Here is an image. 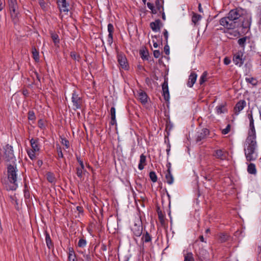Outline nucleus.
<instances>
[{"instance_id":"nucleus-1","label":"nucleus","mask_w":261,"mask_h":261,"mask_svg":"<svg viewBox=\"0 0 261 261\" xmlns=\"http://www.w3.org/2000/svg\"><path fill=\"white\" fill-rule=\"evenodd\" d=\"M244 10L241 8H236L229 11L228 16L222 18L220 20V23L228 29H233L238 28L240 25L239 20L243 18Z\"/></svg>"},{"instance_id":"nucleus-2","label":"nucleus","mask_w":261,"mask_h":261,"mask_svg":"<svg viewBox=\"0 0 261 261\" xmlns=\"http://www.w3.org/2000/svg\"><path fill=\"white\" fill-rule=\"evenodd\" d=\"M256 135H248L245 142L246 148H245V155L246 160L248 162L254 161L257 158L255 150L257 147V143L255 140Z\"/></svg>"},{"instance_id":"nucleus-3","label":"nucleus","mask_w":261,"mask_h":261,"mask_svg":"<svg viewBox=\"0 0 261 261\" xmlns=\"http://www.w3.org/2000/svg\"><path fill=\"white\" fill-rule=\"evenodd\" d=\"M7 180H5L3 184L7 190H15L17 187L16 184L17 179L16 168L12 165L7 167Z\"/></svg>"},{"instance_id":"nucleus-4","label":"nucleus","mask_w":261,"mask_h":261,"mask_svg":"<svg viewBox=\"0 0 261 261\" xmlns=\"http://www.w3.org/2000/svg\"><path fill=\"white\" fill-rule=\"evenodd\" d=\"M72 102L73 106V109L74 110L81 109L83 100L75 91L72 93Z\"/></svg>"},{"instance_id":"nucleus-5","label":"nucleus","mask_w":261,"mask_h":261,"mask_svg":"<svg viewBox=\"0 0 261 261\" xmlns=\"http://www.w3.org/2000/svg\"><path fill=\"white\" fill-rule=\"evenodd\" d=\"M5 152L3 156L4 159L6 162L13 161L14 155L13 154V151L12 150V147L9 145H7L4 148Z\"/></svg>"},{"instance_id":"nucleus-6","label":"nucleus","mask_w":261,"mask_h":261,"mask_svg":"<svg viewBox=\"0 0 261 261\" xmlns=\"http://www.w3.org/2000/svg\"><path fill=\"white\" fill-rule=\"evenodd\" d=\"M118 62L120 67L125 70L128 69L127 59L125 56L122 54H119L117 56Z\"/></svg>"},{"instance_id":"nucleus-7","label":"nucleus","mask_w":261,"mask_h":261,"mask_svg":"<svg viewBox=\"0 0 261 261\" xmlns=\"http://www.w3.org/2000/svg\"><path fill=\"white\" fill-rule=\"evenodd\" d=\"M162 90H163V95L164 96V99L166 101H168L169 99V92L168 90V79H165L164 82L162 84Z\"/></svg>"},{"instance_id":"nucleus-8","label":"nucleus","mask_w":261,"mask_h":261,"mask_svg":"<svg viewBox=\"0 0 261 261\" xmlns=\"http://www.w3.org/2000/svg\"><path fill=\"white\" fill-rule=\"evenodd\" d=\"M197 256L200 261H207L208 259L209 255L208 252L205 249L201 248L197 253Z\"/></svg>"},{"instance_id":"nucleus-9","label":"nucleus","mask_w":261,"mask_h":261,"mask_svg":"<svg viewBox=\"0 0 261 261\" xmlns=\"http://www.w3.org/2000/svg\"><path fill=\"white\" fill-rule=\"evenodd\" d=\"M209 130L207 128H203L201 130V132L198 133L197 137L196 139V142H199L202 140L205 139L207 136L209 134Z\"/></svg>"},{"instance_id":"nucleus-10","label":"nucleus","mask_w":261,"mask_h":261,"mask_svg":"<svg viewBox=\"0 0 261 261\" xmlns=\"http://www.w3.org/2000/svg\"><path fill=\"white\" fill-rule=\"evenodd\" d=\"M240 25L238 27H242L244 29L249 28L251 24V18L250 17H246L244 19L241 18L239 21Z\"/></svg>"},{"instance_id":"nucleus-11","label":"nucleus","mask_w":261,"mask_h":261,"mask_svg":"<svg viewBox=\"0 0 261 261\" xmlns=\"http://www.w3.org/2000/svg\"><path fill=\"white\" fill-rule=\"evenodd\" d=\"M58 7L61 12H68L69 11L68 7L69 4L66 0H58Z\"/></svg>"},{"instance_id":"nucleus-12","label":"nucleus","mask_w":261,"mask_h":261,"mask_svg":"<svg viewBox=\"0 0 261 261\" xmlns=\"http://www.w3.org/2000/svg\"><path fill=\"white\" fill-rule=\"evenodd\" d=\"M246 105V102L244 100H241L238 102L234 108L235 114L238 115L239 113L244 109Z\"/></svg>"},{"instance_id":"nucleus-13","label":"nucleus","mask_w":261,"mask_h":261,"mask_svg":"<svg viewBox=\"0 0 261 261\" xmlns=\"http://www.w3.org/2000/svg\"><path fill=\"white\" fill-rule=\"evenodd\" d=\"M162 25L161 21L160 19H157L154 22H151L150 23V27L153 31L158 32L160 31L161 25Z\"/></svg>"},{"instance_id":"nucleus-14","label":"nucleus","mask_w":261,"mask_h":261,"mask_svg":"<svg viewBox=\"0 0 261 261\" xmlns=\"http://www.w3.org/2000/svg\"><path fill=\"white\" fill-rule=\"evenodd\" d=\"M213 155L216 158L222 160H225L226 158V153L221 149L215 150Z\"/></svg>"},{"instance_id":"nucleus-15","label":"nucleus","mask_w":261,"mask_h":261,"mask_svg":"<svg viewBox=\"0 0 261 261\" xmlns=\"http://www.w3.org/2000/svg\"><path fill=\"white\" fill-rule=\"evenodd\" d=\"M147 98L148 96L145 92L142 90L139 92L138 98L142 104L144 105L147 102Z\"/></svg>"},{"instance_id":"nucleus-16","label":"nucleus","mask_w":261,"mask_h":261,"mask_svg":"<svg viewBox=\"0 0 261 261\" xmlns=\"http://www.w3.org/2000/svg\"><path fill=\"white\" fill-rule=\"evenodd\" d=\"M197 74L194 72H191V74L189 76L188 82L187 83L188 86L189 87H193V85L195 83L197 79Z\"/></svg>"},{"instance_id":"nucleus-17","label":"nucleus","mask_w":261,"mask_h":261,"mask_svg":"<svg viewBox=\"0 0 261 261\" xmlns=\"http://www.w3.org/2000/svg\"><path fill=\"white\" fill-rule=\"evenodd\" d=\"M242 55L241 54H237L234 55L233 61L236 65H239L241 66L243 64V61L242 59Z\"/></svg>"},{"instance_id":"nucleus-18","label":"nucleus","mask_w":261,"mask_h":261,"mask_svg":"<svg viewBox=\"0 0 261 261\" xmlns=\"http://www.w3.org/2000/svg\"><path fill=\"white\" fill-rule=\"evenodd\" d=\"M31 145L32 148V150L35 151H38L40 149L39 147L38 139H32L30 140Z\"/></svg>"},{"instance_id":"nucleus-19","label":"nucleus","mask_w":261,"mask_h":261,"mask_svg":"<svg viewBox=\"0 0 261 261\" xmlns=\"http://www.w3.org/2000/svg\"><path fill=\"white\" fill-rule=\"evenodd\" d=\"M115 113H116V111H115V108L112 107L110 110V115H111V118L110 123L112 125H113L116 123Z\"/></svg>"},{"instance_id":"nucleus-20","label":"nucleus","mask_w":261,"mask_h":261,"mask_svg":"<svg viewBox=\"0 0 261 261\" xmlns=\"http://www.w3.org/2000/svg\"><path fill=\"white\" fill-rule=\"evenodd\" d=\"M8 3L10 11L14 12L15 10L17 9V4L16 0H9Z\"/></svg>"},{"instance_id":"nucleus-21","label":"nucleus","mask_w":261,"mask_h":261,"mask_svg":"<svg viewBox=\"0 0 261 261\" xmlns=\"http://www.w3.org/2000/svg\"><path fill=\"white\" fill-rule=\"evenodd\" d=\"M146 165V156L143 154L140 155V163L138 165V168L140 170H142L144 166Z\"/></svg>"},{"instance_id":"nucleus-22","label":"nucleus","mask_w":261,"mask_h":261,"mask_svg":"<svg viewBox=\"0 0 261 261\" xmlns=\"http://www.w3.org/2000/svg\"><path fill=\"white\" fill-rule=\"evenodd\" d=\"M133 230L136 236L139 237L142 233V226L135 225L134 227L133 228Z\"/></svg>"},{"instance_id":"nucleus-23","label":"nucleus","mask_w":261,"mask_h":261,"mask_svg":"<svg viewBox=\"0 0 261 261\" xmlns=\"http://www.w3.org/2000/svg\"><path fill=\"white\" fill-rule=\"evenodd\" d=\"M45 241L46 245L49 249H50L53 247V244L51 242L50 236L47 231H45Z\"/></svg>"},{"instance_id":"nucleus-24","label":"nucleus","mask_w":261,"mask_h":261,"mask_svg":"<svg viewBox=\"0 0 261 261\" xmlns=\"http://www.w3.org/2000/svg\"><path fill=\"white\" fill-rule=\"evenodd\" d=\"M247 171L250 174H255L256 173L255 165L253 163H250L247 167Z\"/></svg>"},{"instance_id":"nucleus-25","label":"nucleus","mask_w":261,"mask_h":261,"mask_svg":"<svg viewBox=\"0 0 261 261\" xmlns=\"http://www.w3.org/2000/svg\"><path fill=\"white\" fill-rule=\"evenodd\" d=\"M165 178L166 181L168 184L171 185L173 182V177L171 173V171H167Z\"/></svg>"},{"instance_id":"nucleus-26","label":"nucleus","mask_w":261,"mask_h":261,"mask_svg":"<svg viewBox=\"0 0 261 261\" xmlns=\"http://www.w3.org/2000/svg\"><path fill=\"white\" fill-rule=\"evenodd\" d=\"M229 238V236L225 233H220L218 234V240L221 242H226Z\"/></svg>"},{"instance_id":"nucleus-27","label":"nucleus","mask_w":261,"mask_h":261,"mask_svg":"<svg viewBox=\"0 0 261 261\" xmlns=\"http://www.w3.org/2000/svg\"><path fill=\"white\" fill-rule=\"evenodd\" d=\"M68 260L76 261V257L74 252L73 249H69L68 252Z\"/></svg>"},{"instance_id":"nucleus-28","label":"nucleus","mask_w":261,"mask_h":261,"mask_svg":"<svg viewBox=\"0 0 261 261\" xmlns=\"http://www.w3.org/2000/svg\"><path fill=\"white\" fill-rule=\"evenodd\" d=\"M11 18L13 20V21L14 23H16L17 22V17H18V11L17 10H15V11H10Z\"/></svg>"},{"instance_id":"nucleus-29","label":"nucleus","mask_w":261,"mask_h":261,"mask_svg":"<svg viewBox=\"0 0 261 261\" xmlns=\"http://www.w3.org/2000/svg\"><path fill=\"white\" fill-rule=\"evenodd\" d=\"M51 38L55 45H57L59 43V39L58 35L54 33H51Z\"/></svg>"},{"instance_id":"nucleus-30","label":"nucleus","mask_w":261,"mask_h":261,"mask_svg":"<svg viewBox=\"0 0 261 261\" xmlns=\"http://www.w3.org/2000/svg\"><path fill=\"white\" fill-rule=\"evenodd\" d=\"M201 18V16L199 14H197L196 13H194L192 18V21L194 23L195 25H196L198 21Z\"/></svg>"},{"instance_id":"nucleus-31","label":"nucleus","mask_w":261,"mask_h":261,"mask_svg":"<svg viewBox=\"0 0 261 261\" xmlns=\"http://www.w3.org/2000/svg\"><path fill=\"white\" fill-rule=\"evenodd\" d=\"M140 54L143 60H147L148 59V57L149 56V54L147 51H146L144 49H141L140 50Z\"/></svg>"},{"instance_id":"nucleus-32","label":"nucleus","mask_w":261,"mask_h":261,"mask_svg":"<svg viewBox=\"0 0 261 261\" xmlns=\"http://www.w3.org/2000/svg\"><path fill=\"white\" fill-rule=\"evenodd\" d=\"M216 110L218 114L224 113L226 111L224 105L218 106L216 107Z\"/></svg>"},{"instance_id":"nucleus-33","label":"nucleus","mask_w":261,"mask_h":261,"mask_svg":"<svg viewBox=\"0 0 261 261\" xmlns=\"http://www.w3.org/2000/svg\"><path fill=\"white\" fill-rule=\"evenodd\" d=\"M207 72L206 71H204L202 75L201 76L200 80H199V84L200 85H202L207 79Z\"/></svg>"},{"instance_id":"nucleus-34","label":"nucleus","mask_w":261,"mask_h":261,"mask_svg":"<svg viewBox=\"0 0 261 261\" xmlns=\"http://www.w3.org/2000/svg\"><path fill=\"white\" fill-rule=\"evenodd\" d=\"M250 129L248 133V135H255V127L254 125V121H250Z\"/></svg>"},{"instance_id":"nucleus-35","label":"nucleus","mask_w":261,"mask_h":261,"mask_svg":"<svg viewBox=\"0 0 261 261\" xmlns=\"http://www.w3.org/2000/svg\"><path fill=\"white\" fill-rule=\"evenodd\" d=\"M184 261H194L193 255L192 252H188L185 255Z\"/></svg>"},{"instance_id":"nucleus-36","label":"nucleus","mask_w":261,"mask_h":261,"mask_svg":"<svg viewBox=\"0 0 261 261\" xmlns=\"http://www.w3.org/2000/svg\"><path fill=\"white\" fill-rule=\"evenodd\" d=\"M245 80L247 82L251 84L253 86H256L257 84V81L254 77H246Z\"/></svg>"},{"instance_id":"nucleus-37","label":"nucleus","mask_w":261,"mask_h":261,"mask_svg":"<svg viewBox=\"0 0 261 261\" xmlns=\"http://www.w3.org/2000/svg\"><path fill=\"white\" fill-rule=\"evenodd\" d=\"M163 1L161 0L155 1L156 8L158 11H161L163 9Z\"/></svg>"},{"instance_id":"nucleus-38","label":"nucleus","mask_w":261,"mask_h":261,"mask_svg":"<svg viewBox=\"0 0 261 261\" xmlns=\"http://www.w3.org/2000/svg\"><path fill=\"white\" fill-rule=\"evenodd\" d=\"M142 239L146 243L149 242L151 240V237L147 232H146L145 234H143Z\"/></svg>"},{"instance_id":"nucleus-39","label":"nucleus","mask_w":261,"mask_h":261,"mask_svg":"<svg viewBox=\"0 0 261 261\" xmlns=\"http://www.w3.org/2000/svg\"><path fill=\"white\" fill-rule=\"evenodd\" d=\"M85 167L82 168V167H78L76 168V175L82 178L83 177V171L84 170Z\"/></svg>"},{"instance_id":"nucleus-40","label":"nucleus","mask_w":261,"mask_h":261,"mask_svg":"<svg viewBox=\"0 0 261 261\" xmlns=\"http://www.w3.org/2000/svg\"><path fill=\"white\" fill-rule=\"evenodd\" d=\"M70 56L73 60L79 61L80 59V55L76 53L75 51H72L70 53Z\"/></svg>"},{"instance_id":"nucleus-41","label":"nucleus","mask_w":261,"mask_h":261,"mask_svg":"<svg viewBox=\"0 0 261 261\" xmlns=\"http://www.w3.org/2000/svg\"><path fill=\"white\" fill-rule=\"evenodd\" d=\"M32 54L34 60L37 61L39 60V53L37 50L35 48L32 49Z\"/></svg>"},{"instance_id":"nucleus-42","label":"nucleus","mask_w":261,"mask_h":261,"mask_svg":"<svg viewBox=\"0 0 261 261\" xmlns=\"http://www.w3.org/2000/svg\"><path fill=\"white\" fill-rule=\"evenodd\" d=\"M149 177L152 182H155L157 181V176L154 171H151L149 173Z\"/></svg>"},{"instance_id":"nucleus-43","label":"nucleus","mask_w":261,"mask_h":261,"mask_svg":"<svg viewBox=\"0 0 261 261\" xmlns=\"http://www.w3.org/2000/svg\"><path fill=\"white\" fill-rule=\"evenodd\" d=\"M47 179L49 182L51 183L54 182L55 181V177L53 174L50 172L47 173Z\"/></svg>"},{"instance_id":"nucleus-44","label":"nucleus","mask_w":261,"mask_h":261,"mask_svg":"<svg viewBox=\"0 0 261 261\" xmlns=\"http://www.w3.org/2000/svg\"><path fill=\"white\" fill-rule=\"evenodd\" d=\"M147 5L148 8L151 10V12L153 14H156L157 13L156 9H154L153 4L150 3H147Z\"/></svg>"},{"instance_id":"nucleus-45","label":"nucleus","mask_w":261,"mask_h":261,"mask_svg":"<svg viewBox=\"0 0 261 261\" xmlns=\"http://www.w3.org/2000/svg\"><path fill=\"white\" fill-rule=\"evenodd\" d=\"M246 41V37H243L238 40V44L242 47H244Z\"/></svg>"},{"instance_id":"nucleus-46","label":"nucleus","mask_w":261,"mask_h":261,"mask_svg":"<svg viewBox=\"0 0 261 261\" xmlns=\"http://www.w3.org/2000/svg\"><path fill=\"white\" fill-rule=\"evenodd\" d=\"M86 245V241L85 239H81L78 243V246L80 247H84Z\"/></svg>"},{"instance_id":"nucleus-47","label":"nucleus","mask_w":261,"mask_h":261,"mask_svg":"<svg viewBox=\"0 0 261 261\" xmlns=\"http://www.w3.org/2000/svg\"><path fill=\"white\" fill-rule=\"evenodd\" d=\"M108 31L109 32V35H113V33L114 31V27L112 24L109 23L108 25Z\"/></svg>"},{"instance_id":"nucleus-48","label":"nucleus","mask_w":261,"mask_h":261,"mask_svg":"<svg viewBox=\"0 0 261 261\" xmlns=\"http://www.w3.org/2000/svg\"><path fill=\"white\" fill-rule=\"evenodd\" d=\"M28 119L31 120H33L35 119V114L33 111H29V112Z\"/></svg>"},{"instance_id":"nucleus-49","label":"nucleus","mask_w":261,"mask_h":261,"mask_svg":"<svg viewBox=\"0 0 261 261\" xmlns=\"http://www.w3.org/2000/svg\"><path fill=\"white\" fill-rule=\"evenodd\" d=\"M230 130V124H228L226 126V127L222 130V133L223 135H226L228 134Z\"/></svg>"},{"instance_id":"nucleus-50","label":"nucleus","mask_w":261,"mask_h":261,"mask_svg":"<svg viewBox=\"0 0 261 261\" xmlns=\"http://www.w3.org/2000/svg\"><path fill=\"white\" fill-rule=\"evenodd\" d=\"M36 151H34L33 150H30L28 151V155L29 157L32 159L33 160L35 158V152Z\"/></svg>"},{"instance_id":"nucleus-51","label":"nucleus","mask_w":261,"mask_h":261,"mask_svg":"<svg viewBox=\"0 0 261 261\" xmlns=\"http://www.w3.org/2000/svg\"><path fill=\"white\" fill-rule=\"evenodd\" d=\"M203 177L205 180L211 181L212 180L213 176L210 174H205Z\"/></svg>"},{"instance_id":"nucleus-52","label":"nucleus","mask_w":261,"mask_h":261,"mask_svg":"<svg viewBox=\"0 0 261 261\" xmlns=\"http://www.w3.org/2000/svg\"><path fill=\"white\" fill-rule=\"evenodd\" d=\"M62 143L63 145H65L66 148H68L69 147V141L66 139H62Z\"/></svg>"},{"instance_id":"nucleus-53","label":"nucleus","mask_w":261,"mask_h":261,"mask_svg":"<svg viewBox=\"0 0 261 261\" xmlns=\"http://www.w3.org/2000/svg\"><path fill=\"white\" fill-rule=\"evenodd\" d=\"M158 216L160 222L163 223L164 222V217L161 212H158Z\"/></svg>"},{"instance_id":"nucleus-54","label":"nucleus","mask_w":261,"mask_h":261,"mask_svg":"<svg viewBox=\"0 0 261 261\" xmlns=\"http://www.w3.org/2000/svg\"><path fill=\"white\" fill-rule=\"evenodd\" d=\"M164 50L165 53L167 55H168L169 54V53H170L169 46L167 44V43L166 44V45H165L164 48Z\"/></svg>"},{"instance_id":"nucleus-55","label":"nucleus","mask_w":261,"mask_h":261,"mask_svg":"<svg viewBox=\"0 0 261 261\" xmlns=\"http://www.w3.org/2000/svg\"><path fill=\"white\" fill-rule=\"evenodd\" d=\"M38 2H39V4L40 6V7L43 9H45V2L44 1V0H38Z\"/></svg>"},{"instance_id":"nucleus-56","label":"nucleus","mask_w":261,"mask_h":261,"mask_svg":"<svg viewBox=\"0 0 261 261\" xmlns=\"http://www.w3.org/2000/svg\"><path fill=\"white\" fill-rule=\"evenodd\" d=\"M57 152H58V156L59 158H63V153L62 152L61 148L60 147L57 148Z\"/></svg>"},{"instance_id":"nucleus-57","label":"nucleus","mask_w":261,"mask_h":261,"mask_svg":"<svg viewBox=\"0 0 261 261\" xmlns=\"http://www.w3.org/2000/svg\"><path fill=\"white\" fill-rule=\"evenodd\" d=\"M153 56L155 58H158L160 56V51L159 50H155L153 51Z\"/></svg>"},{"instance_id":"nucleus-58","label":"nucleus","mask_w":261,"mask_h":261,"mask_svg":"<svg viewBox=\"0 0 261 261\" xmlns=\"http://www.w3.org/2000/svg\"><path fill=\"white\" fill-rule=\"evenodd\" d=\"M163 35L165 37V39L166 40V43H167L168 41V33L166 30H164L163 32Z\"/></svg>"},{"instance_id":"nucleus-59","label":"nucleus","mask_w":261,"mask_h":261,"mask_svg":"<svg viewBox=\"0 0 261 261\" xmlns=\"http://www.w3.org/2000/svg\"><path fill=\"white\" fill-rule=\"evenodd\" d=\"M108 42L110 45L113 43V35H108Z\"/></svg>"},{"instance_id":"nucleus-60","label":"nucleus","mask_w":261,"mask_h":261,"mask_svg":"<svg viewBox=\"0 0 261 261\" xmlns=\"http://www.w3.org/2000/svg\"><path fill=\"white\" fill-rule=\"evenodd\" d=\"M84 257L86 259V261H90L91 260V256L90 254H84Z\"/></svg>"},{"instance_id":"nucleus-61","label":"nucleus","mask_w":261,"mask_h":261,"mask_svg":"<svg viewBox=\"0 0 261 261\" xmlns=\"http://www.w3.org/2000/svg\"><path fill=\"white\" fill-rule=\"evenodd\" d=\"M230 63V60L226 57L224 58V63L225 64V65H228L229 63Z\"/></svg>"},{"instance_id":"nucleus-62","label":"nucleus","mask_w":261,"mask_h":261,"mask_svg":"<svg viewBox=\"0 0 261 261\" xmlns=\"http://www.w3.org/2000/svg\"><path fill=\"white\" fill-rule=\"evenodd\" d=\"M77 160L80 165V167H84L83 162L79 158L77 157Z\"/></svg>"},{"instance_id":"nucleus-63","label":"nucleus","mask_w":261,"mask_h":261,"mask_svg":"<svg viewBox=\"0 0 261 261\" xmlns=\"http://www.w3.org/2000/svg\"><path fill=\"white\" fill-rule=\"evenodd\" d=\"M167 167H168V170L167 171H171V163H168L167 164Z\"/></svg>"},{"instance_id":"nucleus-64","label":"nucleus","mask_w":261,"mask_h":261,"mask_svg":"<svg viewBox=\"0 0 261 261\" xmlns=\"http://www.w3.org/2000/svg\"><path fill=\"white\" fill-rule=\"evenodd\" d=\"M248 118L249 119V121H253V117H252V114H249L248 115Z\"/></svg>"}]
</instances>
